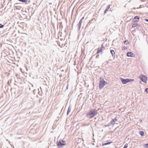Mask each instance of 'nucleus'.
Wrapping results in <instances>:
<instances>
[{"label":"nucleus","instance_id":"nucleus-2","mask_svg":"<svg viewBox=\"0 0 148 148\" xmlns=\"http://www.w3.org/2000/svg\"><path fill=\"white\" fill-rule=\"evenodd\" d=\"M107 84V82L104 81L103 78L102 77H101L100 78L99 82V89H102L104 86Z\"/></svg>","mask_w":148,"mask_h":148},{"label":"nucleus","instance_id":"nucleus-20","mask_svg":"<svg viewBox=\"0 0 148 148\" xmlns=\"http://www.w3.org/2000/svg\"><path fill=\"white\" fill-rule=\"evenodd\" d=\"M116 117L114 119H113V121H114V122L115 123L117 121V119H116Z\"/></svg>","mask_w":148,"mask_h":148},{"label":"nucleus","instance_id":"nucleus-28","mask_svg":"<svg viewBox=\"0 0 148 148\" xmlns=\"http://www.w3.org/2000/svg\"><path fill=\"white\" fill-rule=\"evenodd\" d=\"M84 19V17H83L81 19H82V20L83 19Z\"/></svg>","mask_w":148,"mask_h":148},{"label":"nucleus","instance_id":"nucleus-24","mask_svg":"<svg viewBox=\"0 0 148 148\" xmlns=\"http://www.w3.org/2000/svg\"><path fill=\"white\" fill-rule=\"evenodd\" d=\"M125 48H126V47H123L122 48V49L123 50H124V49H125Z\"/></svg>","mask_w":148,"mask_h":148},{"label":"nucleus","instance_id":"nucleus-33","mask_svg":"<svg viewBox=\"0 0 148 148\" xmlns=\"http://www.w3.org/2000/svg\"><path fill=\"white\" fill-rule=\"evenodd\" d=\"M60 76H61V75H60Z\"/></svg>","mask_w":148,"mask_h":148},{"label":"nucleus","instance_id":"nucleus-18","mask_svg":"<svg viewBox=\"0 0 148 148\" xmlns=\"http://www.w3.org/2000/svg\"><path fill=\"white\" fill-rule=\"evenodd\" d=\"M128 147V144L127 143H126L124 145V146L123 148H127Z\"/></svg>","mask_w":148,"mask_h":148},{"label":"nucleus","instance_id":"nucleus-30","mask_svg":"<svg viewBox=\"0 0 148 148\" xmlns=\"http://www.w3.org/2000/svg\"><path fill=\"white\" fill-rule=\"evenodd\" d=\"M68 86L67 85V87H66L67 89H68Z\"/></svg>","mask_w":148,"mask_h":148},{"label":"nucleus","instance_id":"nucleus-3","mask_svg":"<svg viewBox=\"0 0 148 148\" xmlns=\"http://www.w3.org/2000/svg\"><path fill=\"white\" fill-rule=\"evenodd\" d=\"M121 81L123 84H125L127 83L134 80V79H124L122 78H120Z\"/></svg>","mask_w":148,"mask_h":148},{"label":"nucleus","instance_id":"nucleus-27","mask_svg":"<svg viewBox=\"0 0 148 148\" xmlns=\"http://www.w3.org/2000/svg\"><path fill=\"white\" fill-rule=\"evenodd\" d=\"M108 11H106V10L105 9V11H104V13H105L106 12H107Z\"/></svg>","mask_w":148,"mask_h":148},{"label":"nucleus","instance_id":"nucleus-6","mask_svg":"<svg viewBox=\"0 0 148 148\" xmlns=\"http://www.w3.org/2000/svg\"><path fill=\"white\" fill-rule=\"evenodd\" d=\"M139 19L140 17L139 16H136L134 17V18L132 20V21L133 22H138L139 21Z\"/></svg>","mask_w":148,"mask_h":148},{"label":"nucleus","instance_id":"nucleus-10","mask_svg":"<svg viewBox=\"0 0 148 148\" xmlns=\"http://www.w3.org/2000/svg\"><path fill=\"white\" fill-rule=\"evenodd\" d=\"M110 53H111L113 57L114 58L115 57V54L114 51L113 50H111Z\"/></svg>","mask_w":148,"mask_h":148},{"label":"nucleus","instance_id":"nucleus-4","mask_svg":"<svg viewBox=\"0 0 148 148\" xmlns=\"http://www.w3.org/2000/svg\"><path fill=\"white\" fill-rule=\"evenodd\" d=\"M66 141L60 139L59 142L57 143V145L59 147H62L66 145Z\"/></svg>","mask_w":148,"mask_h":148},{"label":"nucleus","instance_id":"nucleus-5","mask_svg":"<svg viewBox=\"0 0 148 148\" xmlns=\"http://www.w3.org/2000/svg\"><path fill=\"white\" fill-rule=\"evenodd\" d=\"M140 78L143 82L146 83L147 79V77L145 75H142L140 76Z\"/></svg>","mask_w":148,"mask_h":148},{"label":"nucleus","instance_id":"nucleus-15","mask_svg":"<svg viewBox=\"0 0 148 148\" xmlns=\"http://www.w3.org/2000/svg\"><path fill=\"white\" fill-rule=\"evenodd\" d=\"M110 5H109L107 7V8L106 9V11H108V9H109V8H110Z\"/></svg>","mask_w":148,"mask_h":148},{"label":"nucleus","instance_id":"nucleus-22","mask_svg":"<svg viewBox=\"0 0 148 148\" xmlns=\"http://www.w3.org/2000/svg\"><path fill=\"white\" fill-rule=\"evenodd\" d=\"M103 48H104V47L103 45H102L101 47L100 48V49H101L102 50V49Z\"/></svg>","mask_w":148,"mask_h":148},{"label":"nucleus","instance_id":"nucleus-21","mask_svg":"<svg viewBox=\"0 0 148 148\" xmlns=\"http://www.w3.org/2000/svg\"><path fill=\"white\" fill-rule=\"evenodd\" d=\"M4 27V25H2L1 24H0V28H2Z\"/></svg>","mask_w":148,"mask_h":148},{"label":"nucleus","instance_id":"nucleus-12","mask_svg":"<svg viewBox=\"0 0 148 148\" xmlns=\"http://www.w3.org/2000/svg\"><path fill=\"white\" fill-rule=\"evenodd\" d=\"M71 107H70V106H69L67 111V115H68L69 112H71Z\"/></svg>","mask_w":148,"mask_h":148},{"label":"nucleus","instance_id":"nucleus-11","mask_svg":"<svg viewBox=\"0 0 148 148\" xmlns=\"http://www.w3.org/2000/svg\"><path fill=\"white\" fill-rule=\"evenodd\" d=\"M136 26H138V27H139L140 25L137 23H135L133 24L132 26V27H135Z\"/></svg>","mask_w":148,"mask_h":148},{"label":"nucleus","instance_id":"nucleus-17","mask_svg":"<svg viewBox=\"0 0 148 148\" xmlns=\"http://www.w3.org/2000/svg\"><path fill=\"white\" fill-rule=\"evenodd\" d=\"M111 143V142H108L107 143H105L104 144H102V145H108V144H110Z\"/></svg>","mask_w":148,"mask_h":148},{"label":"nucleus","instance_id":"nucleus-19","mask_svg":"<svg viewBox=\"0 0 148 148\" xmlns=\"http://www.w3.org/2000/svg\"><path fill=\"white\" fill-rule=\"evenodd\" d=\"M144 147H145L146 148L148 147V143L145 145H144Z\"/></svg>","mask_w":148,"mask_h":148},{"label":"nucleus","instance_id":"nucleus-1","mask_svg":"<svg viewBox=\"0 0 148 148\" xmlns=\"http://www.w3.org/2000/svg\"><path fill=\"white\" fill-rule=\"evenodd\" d=\"M98 112L96 109H92L86 114L87 117L89 119H91L97 115Z\"/></svg>","mask_w":148,"mask_h":148},{"label":"nucleus","instance_id":"nucleus-25","mask_svg":"<svg viewBox=\"0 0 148 148\" xmlns=\"http://www.w3.org/2000/svg\"><path fill=\"white\" fill-rule=\"evenodd\" d=\"M145 21H147L148 22V19H145Z\"/></svg>","mask_w":148,"mask_h":148},{"label":"nucleus","instance_id":"nucleus-26","mask_svg":"<svg viewBox=\"0 0 148 148\" xmlns=\"http://www.w3.org/2000/svg\"><path fill=\"white\" fill-rule=\"evenodd\" d=\"M139 121H140V122H142V120L141 119H140L139 120Z\"/></svg>","mask_w":148,"mask_h":148},{"label":"nucleus","instance_id":"nucleus-16","mask_svg":"<svg viewBox=\"0 0 148 148\" xmlns=\"http://www.w3.org/2000/svg\"><path fill=\"white\" fill-rule=\"evenodd\" d=\"M128 43V41L127 40H126L124 42V43L125 45H127Z\"/></svg>","mask_w":148,"mask_h":148},{"label":"nucleus","instance_id":"nucleus-7","mask_svg":"<svg viewBox=\"0 0 148 148\" xmlns=\"http://www.w3.org/2000/svg\"><path fill=\"white\" fill-rule=\"evenodd\" d=\"M127 56L128 57H134L135 55L131 52H127Z\"/></svg>","mask_w":148,"mask_h":148},{"label":"nucleus","instance_id":"nucleus-13","mask_svg":"<svg viewBox=\"0 0 148 148\" xmlns=\"http://www.w3.org/2000/svg\"><path fill=\"white\" fill-rule=\"evenodd\" d=\"M102 51V50H101L100 48H98V50L97 52V53L98 54L99 53L101 52Z\"/></svg>","mask_w":148,"mask_h":148},{"label":"nucleus","instance_id":"nucleus-8","mask_svg":"<svg viewBox=\"0 0 148 148\" xmlns=\"http://www.w3.org/2000/svg\"><path fill=\"white\" fill-rule=\"evenodd\" d=\"M115 123L114 122V121H113L112 119V120L106 126L107 127H109L111 125H113L115 124Z\"/></svg>","mask_w":148,"mask_h":148},{"label":"nucleus","instance_id":"nucleus-32","mask_svg":"<svg viewBox=\"0 0 148 148\" xmlns=\"http://www.w3.org/2000/svg\"><path fill=\"white\" fill-rule=\"evenodd\" d=\"M60 76H61V75H60Z\"/></svg>","mask_w":148,"mask_h":148},{"label":"nucleus","instance_id":"nucleus-14","mask_svg":"<svg viewBox=\"0 0 148 148\" xmlns=\"http://www.w3.org/2000/svg\"><path fill=\"white\" fill-rule=\"evenodd\" d=\"M139 134L141 136H143L144 135V132L143 131H140Z\"/></svg>","mask_w":148,"mask_h":148},{"label":"nucleus","instance_id":"nucleus-29","mask_svg":"<svg viewBox=\"0 0 148 148\" xmlns=\"http://www.w3.org/2000/svg\"><path fill=\"white\" fill-rule=\"evenodd\" d=\"M38 94L39 95H40V92L39 91V92H38Z\"/></svg>","mask_w":148,"mask_h":148},{"label":"nucleus","instance_id":"nucleus-23","mask_svg":"<svg viewBox=\"0 0 148 148\" xmlns=\"http://www.w3.org/2000/svg\"><path fill=\"white\" fill-rule=\"evenodd\" d=\"M145 91L147 92L148 93V88H147L145 89Z\"/></svg>","mask_w":148,"mask_h":148},{"label":"nucleus","instance_id":"nucleus-9","mask_svg":"<svg viewBox=\"0 0 148 148\" xmlns=\"http://www.w3.org/2000/svg\"><path fill=\"white\" fill-rule=\"evenodd\" d=\"M82 22V19H81L79 21L78 26V30H79L80 29Z\"/></svg>","mask_w":148,"mask_h":148},{"label":"nucleus","instance_id":"nucleus-31","mask_svg":"<svg viewBox=\"0 0 148 148\" xmlns=\"http://www.w3.org/2000/svg\"><path fill=\"white\" fill-rule=\"evenodd\" d=\"M40 89L41 90V87H40Z\"/></svg>","mask_w":148,"mask_h":148}]
</instances>
